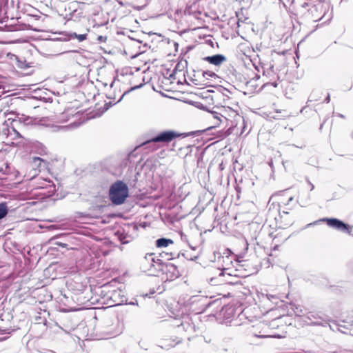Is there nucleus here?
Here are the masks:
<instances>
[{
  "instance_id": "obj_1",
  "label": "nucleus",
  "mask_w": 353,
  "mask_h": 353,
  "mask_svg": "<svg viewBox=\"0 0 353 353\" xmlns=\"http://www.w3.org/2000/svg\"><path fill=\"white\" fill-rule=\"evenodd\" d=\"M330 4L321 0H307L301 5V12L305 18L314 22L323 21V23L330 21L332 17L330 12Z\"/></svg>"
},
{
  "instance_id": "obj_2",
  "label": "nucleus",
  "mask_w": 353,
  "mask_h": 353,
  "mask_svg": "<svg viewBox=\"0 0 353 353\" xmlns=\"http://www.w3.org/2000/svg\"><path fill=\"white\" fill-rule=\"evenodd\" d=\"M129 194L128 185L122 181L113 183L109 189V199L116 205L123 204Z\"/></svg>"
},
{
  "instance_id": "obj_3",
  "label": "nucleus",
  "mask_w": 353,
  "mask_h": 353,
  "mask_svg": "<svg viewBox=\"0 0 353 353\" xmlns=\"http://www.w3.org/2000/svg\"><path fill=\"white\" fill-rule=\"evenodd\" d=\"M0 12L6 15L1 20H0V30L3 31H19L23 30L27 28V26L23 23H20L18 21V19L11 17L9 19V15L5 6L1 8Z\"/></svg>"
},
{
  "instance_id": "obj_4",
  "label": "nucleus",
  "mask_w": 353,
  "mask_h": 353,
  "mask_svg": "<svg viewBox=\"0 0 353 353\" xmlns=\"http://www.w3.org/2000/svg\"><path fill=\"white\" fill-rule=\"evenodd\" d=\"M103 299L106 304L110 305H122L127 301L124 293L119 289L110 290L105 292Z\"/></svg>"
},
{
  "instance_id": "obj_5",
  "label": "nucleus",
  "mask_w": 353,
  "mask_h": 353,
  "mask_svg": "<svg viewBox=\"0 0 353 353\" xmlns=\"http://www.w3.org/2000/svg\"><path fill=\"white\" fill-rule=\"evenodd\" d=\"M303 321L307 325L325 326L328 324L329 318L321 312H307L304 317Z\"/></svg>"
},
{
  "instance_id": "obj_6",
  "label": "nucleus",
  "mask_w": 353,
  "mask_h": 353,
  "mask_svg": "<svg viewBox=\"0 0 353 353\" xmlns=\"http://www.w3.org/2000/svg\"><path fill=\"white\" fill-rule=\"evenodd\" d=\"M224 122L230 123V128H234L237 125L238 122L241 119L238 112L230 107H221V113Z\"/></svg>"
},
{
  "instance_id": "obj_7",
  "label": "nucleus",
  "mask_w": 353,
  "mask_h": 353,
  "mask_svg": "<svg viewBox=\"0 0 353 353\" xmlns=\"http://www.w3.org/2000/svg\"><path fill=\"white\" fill-rule=\"evenodd\" d=\"M319 221L325 222L329 227L342 232L351 234L352 227L336 218H323Z\"/></svg>"
},
{
  "instance_id": "obj_8",
  "label": "nucleus",
  "mask_w": 353,
  "mask_h": 353,
  "mask_svg": "<svg viewBox=\"0 0 353 353\" xmlns=\"http://www.w3.org/2000/svg\"><path fill=\"white\" fill-rule=\"evenodd\" d=\"M179 136V134L174 131H164L159 133L152 139L145 141V145H150L158 142L169 143Z\"/></svg>"
},
{
  "instance_id": "obj_9",
  "label": "nucleus",
  "mask_w": 353,
  "mask_h": 353,
  "mask_svg": "<svg viewBox=\"0 0 353 353\" xmlns=\"http://www.w3.org/2000/svg\"><path fill=\"white\" fill-rule=\"evenodd\" d=\"M8 117V120L6 122L11 121L10 123H23L24 125H32L35 122V119L26 116L25 114H15L14 113H8L6 114Z\"/></svg>"
},
{
  "instance_id": "obj_10",
  "label": "nucleus",
  "mask_w": 353,
  "mask_h": 353,
  "mask_svg": "<svg viewBox=\"0 0 353 353\" xmlns=\"http://www.w3.org/2000/svg\"><path fill=\"white\" fill-rule=\"evenodd\" d=\"M36 188L37 189H47L49 194H53L55 190V185L54 183L46 179L37 178V179Z\"/></svg>"
},
{
  "instance_id": "obj_11",
  "label": "nucleus",
  "mask_w": 353,
  "mask_h": 353,
  "mask_svg": "<svg viewBox=\"0 0 353 353\" xmlns=\"http://www.w3.org/2000/svg\"><path fill=\"white\" fill-rule=\"evenodd\" d=\"M203 60L216 66L221 65L226 61V57L221 54H216L212 56H208L203 58Z\"/></svg>"
},
{
  "instance_id": "obj_12",
  "label": "nucleus",
  "mask_w": 353,
  "mask_h": 353,
  "mask_svg": "<svg viewBox=\"0 0 353 353\" xmlns=\"http://www.w3.org/2000/svg\"><path fill=\"white\" fill-rule=\"evenodd\" d=\"M221 113V107L217 108V110H210L208 112V119L214 120L215 126L220 125L222 123H224V120L223 117L219 115Z\"/></svg>"
},
{
  "instance_id": "obj_13",
  "label": "nucleus",
  "mask_w": 353,
  "mask_h": 353,
  "mask_svg": "<svg viewBox=\"0 0 353 353\" xmlns=\"http://www.w3.org/2000/svg\"><path fill=\"white\" fill-rule=\"evenodd\" d=\"M118 240L122 243L125 244L130 243L132 237L125 232L124 229H119L114 234Z\"/></svg>"
},
{
  "instance_id": "obj_14",
  "label": "nucleus",
  "mask_w": 353,
  "mask_h": 353,
  "mask_svg": "<svg viewBox=\"0 0 353 353\" xmlns=\"http://www.w3.org/2000/svg\"><path fill=\"white\" fill-rule=\"evenodd\" d=\"M178 329L179 330L183 329L185 332L188 333L195 332V326L192 323L191 320L188 317L185 318V320L178 325Z\"/></svg>"
},
{
  "instance_id": "obj_15",
  "label": "nucleus",
  "mask_w": 353,
  "mask_h": 353,
  "mask_svg": "<svg viewBox=\"0 0 353 353\" xmlns=\"http://www.w3.org/2000/svg\"><path fill=\"white\" fill-rule=\"evenodd\" d=\"M291 308L294 311L296 316L305 317V308L300 305L292 304Z\"/></svg>"
},
{
  "instance_id": "obj_16",
  "label": "nucleus",
  "mask_w": 353,
  "mask_h": 353,
  "mask_svg": "<svg viewBox=\"0 0 353 353\" xmlns=\"http://www.w3.org/2000/svg\"><path fill=\"white\" fill-rule=\"evenodd\" d=\"M172 243V240L165 238H161L156 241V245L157 248H165Z\"/></svg>"
},
{
  "instance_id": "obj_17",
  "label": "nucleus",
  "mask_w": 353,
  "mask_h": 353,
  "mask_svg": "<svg viewBox=\"0 0 353 353\" xmlns=\"http://www.w3.org/2000/svg\"><path fill=\"white\" fill-rule=\"evenodd\" d=\"M88 32L89 29H86V32L84 34H78L76 32H72L69 34V36L70 37V38L77 39L79 42H81L87 39Z\"/></svg>"
},
{
  "instance_id": "obj_18",
  "label": "nucleus",
  "mask_w": 353,
  "mask_h": 353,
  "mask_svg": "<svg viewBox=\"0 0 353 353\" xmlns=\"http://www.w3.org/2000/svg\"><path fill=\"white\" fill-rule=\"evenodd\" d=\"M165 268L167 272H172V276H171V279L177 278L179 276V271L174 265L168 264L165 265Z\"/></svg>"
},
{
  "instance_id": "obj_19",
  "label": "nucleus",
  "mask_w": 353,
  "mask_h": 353,
  "mask_svg": "<svg viewBox=\"0 0 353 353\" xmlns=\"http://www.w3.org/2000/svg\"><path fill=\"white\" fill-rule=\"evenodd\" d=\"M8 213V208L6 203H0V220L6 216Z\"/></svg>"
},
{
  "instance_id": "obj_20",
  "label": "nucleus",
  "mask_w": 353,
  "mask_h": 353,
  "mask_svg": "<svg viewBox=\"0 0 353 353\" xmlns=\"http://www.w3.org/2000/svg\"><path fill=\"white\" fill-rule=\"evenodd\" d=\"M202 75H203V77L205 79H210V78H212V77H216V74L214 72L209 71V70L203 71L202 72Z\"/></svg>"
},
{
  "instance_id": "obj_21",
  "label": "nucleus",
  "mask_w": 353,
  "mask_h": 353,
  "mask_svg": "<svg viewBox=\"0 0 353 353\" xmlns=\"http://www.w3.org/2000/svg\"><path fill=\"white\" fill-rule=\"evenodd\" d=\"M163 263L162 260L160 259L159 257H156L154 256V261H151L150 266L156 268V266L160 267L161 264Z\"/></svg>"
},
{
  "instance_id": "obj_22",
  "label": "nucleus",
  "mask_w": 353,
  "mask_h": 353,
  "mask_svg": "<svg viewBox=\"0 0 353 353\" xmlns=\"http://www.w3.org/2000/svg\"><path fill=\"white\" fill-rule=\"evenodd\" d=\"M125 94H126V92H124L123 94H122V95L120 97V98H119L117 101H110V103H109V105L106 108V110H108V109L109 108V107H110V106H112V105H113L116 104L117 103H118V102L121 101V99H123V97H124V95H125ZM108 98H109V99H113V100H114V99H115V98H114V97H112V96H111V95H110V96L108 97Z\"/></svg>"
},
{
  "instance_id": "obj_23",
  "label": "nucleus",
  "mask_w": 353,
  "mask_h": 353,
  "mask_svg": "<svg viewBox=\"0 0 353 353\" xmlns=\"http://www.w3.org/2000/svg\"><path fill=\"white\" fill-rule=\"evenodd\" d=\"M18 66L21 69H26L31 67V63H27L26 61H19Z\"/></svg>"
},
{
  "instance_id": "obj_24",
  "label": "nucleus",
  "mask_w": 353,
  "mask_h": 353,
  "mask_svg": "<svg viewBox=\"0 0 353 353\" xmlns=\"http://www.w3.org/2000/svg\"><path fill=\"white\" fill-rule=\"evenodd\" d=\"M154 254L153 253L147 254L145 256V262L150 265L151 261H154Z\"/></svg>"
},
{
  "instance_id": "obj_25",
  "label": "nucleus",
  "mask_w": 353,
  "mask_h": 353,
  "mask_svg": "<svg viewBox=\"0 0 353 353\" xmlns=\"http://www.w3.org/2000/svg\"><path fill=\"white\" fill-rule=\"evenodd\" d=\"M205 299H206V298L204 296H193L190 298V300L191 303H196V302H199V301L205 300Z\"/></svg>"
},
{
  "instance_id": "obj_26",
  "label": "nucleus",
  "mask_w": 353,
  "mask_h": 353,
  "mask_svg": "<svg viewBox=\"0 0 353 353\" xmlns=\"http://www.w3.org/2000/svg\"><path fill=\"white\" fill-rule=\"evenodd\" d=\"M79 125V123H77V122L74 121V122L71 123L70 125H65L63 128H65V129H71V128H75L78 127Z\"/></svg>"
},
{
  "instance_id": "obj_27",
  "label": "nucleus",
  "mask_w": 353,
  "mask_h": 353,
  "mask_svg": "<svg viewBox=\"0 0 353 353\" xmlns=\"http://www.w3.org/2000/svg\"><path fill=\"white\" fill-rule=\"evenodd\" d=\"M141 146H145L147 148H150L151 150H155L157 149L156 146V143L150 144V145H145V142L141 145Z\"/></svg>"
},
{
  "instance_id": "obj_28",
  "label": "nucleus",
  "mask_w": 353,
  "mask_h": 353,
  "mask_svg": "<svg viewBox=\"0 0 353 353\" xmlns=\"http://www.w3.org/2000/svg\"><path fill=\"white\" fill-rule=\"evenodd\" d=\"M217 280V278H210V279H208V282L210 284V285H217L219 283V282L216 281Z\"/></svg>"
},
{
  "instance_id": "obj_29",
  "label": "nucleus",
  "mask_w": 353,
  "mask_h": 353,
  "mask_svg": "<svg viewBox=\"0 0 353 353\" xmlns=\"http://www.w3.org/2000/svg\"><path fill=\"white\" fill-rule=\"evenodd\" d=\"M12 132H14V135H15L17 137H18V138L21 137V136L20 133H19L18 131H17V130H15V128H14V126H12Z\"/></svg>"
},
{
  "instance_id": "obj_30",
  "label": "nucleus",
  "mask_w": 353,
  "mask_h": 353,
  "mask_svg": "<svg viewBox=\"0 0 353 353\" xmlns=\"http://www.w3.org/2000/svg\"><path fill=\"white\" fill-rule=\"evenodd\" d=\"M288 212H286V211H282L281 212H280V219H283L284 218V215H288Z\"/></svg>"
},
{
  "instance_id": "obj_31",
  "label": "nucleus",
  "mask_w": 353,
  "mask_h": 353,
  "mask_svg": "<svg viewBox=\"0 0 353 353\" xmlns=\"http://www.w3.org/2000/svg\"><path fill=\"white\" fill-rule=\"evenodd\" d=\"M68 110L62 113V118H61V120H64V121H66V119H65V117H66V115H68L69 113H68ZM67 120H68V119H67Z\"/></svg>"
},
{
  "instance_id": "obj_32",
  "label": "nucleus",
  "mask_w": 353,
  "mask_h": 353,
  "mask_svg": "<svg viewBox=\"0 0 353 353\" xmlns=\"http://www.w3.org/2000/svg\"><path fill=\"white\" fill-rule=\"evenodd\" d=\"M97 40L101 41V42H103L106 40V37H103V36H99L98 38H97Z\"/></svg>"
},
{
  "instance_id": "obj_33",
  "label": "nucleus",
  "mask_w": 353,
  "mask_h": 353,
  "mask_svg": "<svg viewBox=\"0 0 353 353\" xmlns=\"http://www.w3.org/2000/svg\"><path fill=\"white\" fill-rule=\"evenodd\" d=\"M42 161H43V160H42L41 158H39V157H35V158H34V162L35 163H37V162H39V163H40V162H42ZM39 165H40V163H39Z\"/></svg>"
},
{
  "instance_id": "obj_34",
  "label": "nucleus",
  "mask_w": 353,
  "mask_h": 353,
  "mask_svg": "<svg viewBox=\"0 0 353 353\" xmlns=\"http://www.w3.org/2000/svg\"><path fill=\"white\" fill-rule=\"evenodd\" d=\"M307 183L309 184V185L310 187V190H313L314 188V185L308 179H307Z\"/></svg>"
},
{
  "instance_id": "obj_35",
  "label": "nucleus",
  "mask_w": 353,
  "mask_h": 353,
  "mask_svg": "<svg viewBox=\"0 0 353 353\" xmlns=\"http://www.w3.org/2000/svg\"><path fill=\"white\" fill-rule=\"evenodd\" d=\"M325 103H329L330 101V94H327V96L326 97V98L325 99V101H324Z\"/></svg>"
},
{
  "instance_id": "obj_36",
  "label": "nucleus",
  "mask_w": 353,
  "mask_h": 353,
  "mask_svg": "<svg viewBox=\"0 0 353 353\" xmlns=\"http://www.w3.org/2000/svg\"><path fill=\"white\" fill-rule=\"evenodd\" d=\"M272 119H280L281 117L278 115V114H276V115H273L271 117Z\"/></svg>"
},
{
  "instance_id": "obj_37",
  "label": "nucleus",
  "mask_w": 353,
  "mask_h": 353,
  "mask_svg": "<svg viewBox=\"0 0 353 353\" xmlns=\"http://www.w3.org/2000/svg\"><path fill=\"white\" fill-rule=\"evenodd\" d=\"M224 274H225V272L223 270L220 271L219 273V277L224 276Z\"/></svg>"
},
{
  "instance_id": "obj_38",
  "label": "nucleus",
  "mask_w": 353,
  "mask_h": 353,
  "mask_svg": "<svg viewBox=\"0 0 353 353\" xmlns=\"http://www.w3.org/2000/svg\"><path fill=\"white\" fill-rule=\"evenodd\" d=\"M293 199H294V198H293V196H290V197L289 198L288 201V203H286V205L289 204V203H290V202H291V201L293 200Z\"/></svg>"
},
{
  "instance_id": "obj_39",
  "label": "nucleus",
  "mask_w": 353,
  "mask_h": 353,
  "mask_svg": "<svg viewBox=\"0 0 353 353\" xmlns=\"http://www.w3.org/2000/svg\"><path fill=\"white\" fill-rule=\"evenodd\" d=\"M291 224H292V223H291V222H288V223H284V225H284L285 227H288V226H290Z\"/></svg>"
},
{
  "instance_id": "obj_40",
  "label": "nucleus",
  "mask_w": 353,
  "mask_h": 353,
  "mask_svg": "<svg viewBox=\"0 0 353 353\" xmlns=\"http://www.w3.org/2000/svg\"><path fill=\"white\" fill-rule=\"evenodd\" d=\"M317 222H318V221H315V222H314V223H309V224H307V226L308 227V226H310V225H314V224H316Z\"/></svg>"
},
{
  "instance_id": "obj_41",
  "label": "nucleus",
  "mask_w": 353,
  "mask_h": 353,
  "mask_svg": "<svg viewBox=\"0 0 353 353\" xmlns=\"http://www.w3.org/2000/svg\"><path fill=\"white\" fill-rule=\"evenodd\" d=\"M288 238H289V236H286V237L283 238L281 241L283 242V241H286Z\"/></svg>"
},
{
  "instance_id": "obj_42",
  "label": "nucleus",
  "mask_w": 353,
  "mask_h": 353,
  "mask_svg": "<svg viewBox=\"0 0 353 353\" xmlns=\"http://www.w3.org/2000/svg\"><path fill=\"white\" fill-rule=\"evenodd\" d=\"M272 85L275 88L277 87V83L276 82L272 83Z\"/></svg>"
},
{
  "instance_id": "obj_43",
  "label": "nucleus",
  "mask_w": 353,
  "mask_h": 353,
  "mask_svg": "<svg viewBox=\"0 0 353 353\" xmlns=\"http://www.w3.org/2000/svg\"><path fill=\"white\" fill-rule=\"evenodd\" d=\"M270 296H271L272 298H274V296L273 295L268 296V299H270Z\"/></svg>"
},
{
  "instance_id": "obj_44",
  "label": "nucleus",
  "mask_w": 353,
  "mask_h": 353,
  "mask_svg": "<svg viewBox=\"0 0 353 353\" xmlns=\"http://www.w3.org/2000/svg\"><path fill=\"white\" fill-rule=\"evenodd\" d=\"M273 68H274V66H273L272 65H270V70H272V69H273Z\"/></svg>"
},
{
  "instance_id": "obj_45",
  "label": "nucleus",
  "mask_w": 353,
  "mask_h": 353,
  "mask_svg": "<svg viewBox=\"0 0 353 353\" xmlns=\"http://www.w3.org/2000/svg\"><path fill=\"white\" fill-rule=\"evenodd\" d=\"M278 236H276L274 238V240L276 241L277 239H278Z\"/></svg>"
},
{
  "instance_id": "obj_46",
  "label": "nucleus",
  "mask_w": 353,
  "mask_h": 353,
  "mask_svg": "<svg viewBox=\"0 0 353 353\" xmlns=\"http://www.w3.org/2000/svg\"><path fill=\"white\" fill-rule=\"evenodd\" d=\"M281 112L280 111H278L276 110V113L278 114V113H280Z\"/></svg>"
},
{
  "instance_id": "obj_47",
  "label": "nucleus",
  "mask_w": 353,
  "mask_h": 353,
  "mask_svg": "<svg viewBox=\"0 0 353 353\" xmlns=\"http://www.w3.org/2000/svg\"><path fill=\"white\" fill-rule=\"evenodd\" d=\"M48 353H55V352H52V351H49V352H48Z\"/></svg>"
},
{
  "instance_id": "obj_48",
  "label": "nucleus",
  "mask_w": 353,
  "mask_h": 353,
  "mask_svg": "<svg viewBox=\"0 0 353 353\" xmlns=\"http://www.w3.org/2000/svg\"><path fill=\"white\" fill-rule=\"evenodd\" d=\"M339 117H343V116L342 114H339Z\"/></svg>"
}]
</instances>
